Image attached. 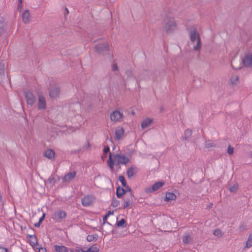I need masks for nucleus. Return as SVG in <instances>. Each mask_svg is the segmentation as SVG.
I'll return each instance as SVG.
<instances>
[{
    "instance_id": "f257e3e1",
    "label": "nucleus",
    "mask_w": 252,
    "mask_h": 252,
    "mask_svg": "<svg viewBox=\"0 0 252 252\" xmlns=\"http://www.w3.org/2000/svg\"><path fill=\"white\" fill-rule=\"evenodd\" d=\"M129 161V158L124 155L119 154L112 155L111 153H110L107 162L111 171L113 172L114 165L117 166L120 164L126 165Z\"/></svg>"
},
{
    "instance_id": "f03ea898",
    "label": "nucleus",
    "mask_w": 252,
    "mask_h": 252,
    "mask_svg": "<svg viewBox=\"0 0 252 252\" xmlns=\"http://www.w3.org/2000/svg\"><path fill=\"white\" fill-rule=\"evenodd\" d=\"M189 38L192 44L196 43L193 49L194 51H199L201 48V40L196 30L193 28L189 32Z\"/></svg>"
},
{
    "instance_id": "7ed1b4c3",
    "label": "nucleus",
    "mask_w": 252,
    "mask_h": 252,
    "mask_svg": "<svg viewBox=\"0 0 252 252\" xmlns=\"http://www.w3.org/2000/svg\"><path fill=\"white\" fill-rule=\"evenodd\" d=\"M164 29L168 33H172L177 29V25L174 18H169L165 21Z\"/></svg>"
},
{
    "instance_id": "20e7f679",
    "label": "nucleus",
    "mask_w": 252,
    "mask_h": 252,
    "mask_svg": "<svg viewBox=\"0 0 252 252\" xmlns=\"http://www.w3.org/2000/svg\"><path fill=\"white\" fill-rule=\"evenodd\" d=\"M66 217V213L63 210L55 211L52 216V219L56 222H61Z\"/></svg>"
},
{
    "instance_id": "39448f33",
    "label": "nucleus",
    "mask_w": 252,
    "mask_h": 252,
    "mask_svg": "<svg viewBox=\"0 0 252 252\" xmlns=\"http://www.w3.org/2000/svg\"><path fill=\"white\" fill-rule=\"evenodd\" d=\"M95 198L93 195H87L82 198L81 203L83 206L88 207L92 204Z\"/></svg>"
},
{
    "instance_id": "423d86ee",
    "label": "nucleus",
    "mask_w": 252,
    "mask_h": 252,
    "mask_svg": "<svg viewBox=\"0 0 252 252\" xmlns=\"http://www.w3.org/2000/svg\"><path fill=\"white\" fill-rule=\"evenodd\" d=\"M242 62L245 66H252V49L245 55L242 60Z\"/></svg>"
},
{
    "instance_id": "0eeeda50",
    "label": "nucleus",
    "mask_w": 252,
    "mask_h": 252,
    "mask_svg": "<svg viewBox=\"0 0 252 252\" xmlns=\"http://www.w3.org/2000/svg\"><path fill=\"white\" fill-rule=\"evenodd\" d=\"M24 94L27 104L32 106L35 102V98L33 94L29 91H26Z\"/></svg>"
},
{
    "instance_id": "6e6552de",
    "label": "nucleus",
    "mask_w": 252,
    "mask_h": 252,
    "mask_svg": "<svg viewBox=\"0 0 252 252\" xmlns=\"http://www.w3.org/2000/svg\"><path fill=\"white\" fill-rule=\"evenodd\" d=\"M164 185L163 182H158L153 184L151 187L146 188L145 191L147 193L156 191Z\"/></svg>"
},
{
    "instance_id": "1a4fd4ad",
    "label": "nucleus",
    "mask_w": 252,
    "mask_h": 252,
    "mask_svg": "<svg viewBox=\"0 0 252 252\" xmlns=\"http://www.w3.org/2000/svg\"><path fill=\"white\" fill-rule=\"evenodd\" d=\"M38 109L44 110L46 108V102L43 95L39 94L38 95Z\"/></svg>"
},
{
    "instance_id": "9d476101",
    "label": "nucleus",
    "mask_w": 252,
    "mask_h": 252,
    "mask_svg": "<svg viewBox=\"0 0 252 252\" xmlns=\"http://www.w3.org/2000/svg\"><path fill=\"white\" fill-rule=\"evenodd\" d=\"M123 114L118 110L112 112L110 114V119L112 121L118 122L123 117Z\"/></svg>"
},
{
    "instance_id": "9b49d317",
    "label": "nucleus",
    "mask_w": 252,
    "mask_h": 252,
    "mask_svg": "<svg viewBox=\"0 0 252 252\" xmlns=\"http://www.w3.org/2000/svg\"><path fill=\"white\" fill-rule=\"evenodd\" d=\"M109 49L108 44L106 42L101 44L97 45L95 46V50L99 54L102 53L104 51H108Z\"/></svg>"
},
{
    "instance_id": "f8f14e48",
    "label": "nucleus",
    "mask_w": 252,
    "mask_h": 252,
    "mask_svg": "<svg viewBox=\"0 0 252 252\" xmlns=\"http://www.w3.org/2000/svg\"><path fill=\"white\" fill-rule=\"evenodd\" d=\"M76 172L74 171L70 172L65 174L63 178V181L65 183H69L76 176Z\"/></svg>"
},
{
    "instance_id": "ddd939ff",
    "label": "nucleus",
    "mask_w": 252,
    "mask_h": 252,
    "mask_svg": "<svg viewBox=\"0 0 252 252\" xmlns=\"http://www.w3.org/2000/svg\"><path fill=\"white\" fill-rule=\"evenodd\" d=\"M125 130L123 127H118L115 130V139L119 140L124 134Z\"/></svg>"
},
{
    "instance_id": "4468645a",
    "label": "nucleus",
    "mask_w": 252,
    "mask_h": 252,
    "mask_svg": "<svg viewBox=\"0 0 252 252\" xmlns=\"http://www.w3.org/2000/svg\"><path fill=\"white\" fill-rule=\"evenodd\" d=\"M60 93V89L56 87L49 91V95L51 98H56L59 95Z\"/></svg>"
},
{
    "instance_id": "2eb2a0df",
    "label": "nucleus",
    "mask_w": 252,
    "mask_h": 252,
    "mask_svg": "<svg viewBox=\"0 0 252 252\" xmlns=\"http://www.w3.org/2000/svg\"><path fill=\"white\" fill-rule=\"evenodd\" d=\"M56 252H68V248L63 245H55L54 246Z\"/></svg>"
},
{
    "instance_id": "dca6fc26",
    "label": "nucleus",
    "mask_w": 252,
    "mask_h": 252,
    "mask_svg": "<svg viewBox=\"0 0 252 252\" xmlns=\"http://www.w3.org/2000/svg\"><path fill=\"white\" fill-rule=\"evenodd\" d=\"M176 199V195L172 192H167L165 194L164 201L169 202L172 200H175Z\"/></svg>"
},
{
    "instance_id": "f3484780",
    "label": "nucleus",
    "mask_w": 252,
    "mask_h": 252,
    "mask_svg": "<svg viewBox=\"0 0 252 252\" xmlns=\"http://www.w3.org/2000/svg\"><path fill=\"white\" fill-rule=\"evenodd\" d=\"M23 21L24 23L27 24L30 22V14L28 10H25L22 14Z\"/></svg>"
},
{
    "instance_id": "a211bd4d",
    "label": "nucleus",
    "mask_w": 252,
    "mask_h": 252,
    "mask_svg": "<svg viewBox=\"0 0 252 252\" xmlns=\"http://www.w3.org/2000/svg\"><path fill=\"white\" fill-rule=\"evenodd\" d=\"M44 156L48 159H52L55 157V152L53 150L49 149L45 151Z\"/></svg>"
},
{
    "instance_id": "6ab92c4d",
    "label": "nucleus",
    "mask_w": 252,
    "mask_h": 252,
    "mask_svg": "<svg viewBox=\"0 0 252 252\" xmlns=\"http://www.w3.org/2000/svg\"><path fill=\"white\" fill-rule=\"evenodd\" d=\"M153 122V120L151 119L147 118L144 120L141 123V127L142 129H144L152 123Z\"/></svg>"
},
{
    "instance_id": "aec40b11",
    "label": "nucleus",
    "mask_w": 252,
    "mask_h": 252,
    "mask_svg": "<svg viewBox=\"0 0 252 252\" xmlns=\"http://www.w3.org/2000/svg\"><path fill=\"white\" fill-rule=\"evenodd\" d=\"M182 240L184 244H188L191 243L192 238L189 234H186L183 236Z\"/></svg>"
},
{
    "instance_id": "412c9836",
    "label": "nucleus",
    "mask_w": 252,
    "mask_h": 252,
    "mask_svg": "<svg viewBox=\"0 0 252 252\" xmlns=\"http://www.w3.org/2000/svg\"><path fill=\"white\" fill-rule=\"evenodd\" d=\"M133 196L132 193H130V197L125 199L124 203V208L125 209L129 206L132 202Z\"/></svg>"
},
{
    "instance_id": "4be33fe9",
    "label": "nucleus",
    "mask_w": 252,
    "mask_h": 252,
    "mask_svg": "<svg viewBox=\"0 0 252 252\" xmlns=\"http://www.w3.org/2000/svg\"><path fill=\"white\" fill-rule=\"evenodd\" d=\"M126 193V190L123 188L118 187L116 189V194L118 198L121 197Z\"/></svg>"
},
{
    "instance_id": "5701e85b",
    "label": "nucleus",
    "mask_w": 252,
    "mask_h": 252,
    "mask_svg": "<svg viewBox=\"0 0 252 252\" xmlns=\"http://www.w3.org/2000/svg\"><path fill=\"white\" fill-rule=\"evenodd\" d=\"M135 168L131 167L127 169V175L129 178H131L135 174Z\"/></svg>"
},
{
    "instance_id": "b1692460",
    "label": "nucleus",
    "mask_w": 252,
    "mask_h": 252,
    "mask_svg": "<svg viewBox=\"0 0 252 252\" xmlns=\"http://www.w3.org/2000/svg\"><path fill=\"white\" fill-rule=\"evenodd\" d=\"M252 247V233L249 234L246 244L245 248L248 249Z\"/></svg>"
},
{
    "instance_id": "393cba45",
    "label": "nucleus",
    "mask_w": 252,
    "mask_h": 252,
    "mask_svg": "<svg viewBox=\"0 0 252 252\" xmlns=\"http://www.w3.org/2000/svg\"><path fill=\"white\" fill-rule=\"evenodd\" d=\"M5 23L2 19H0V36L4 33L5 31Z\"/></svg>"
},
{
    "instance_id": "a878e982",
    "label": "nucleus",
    "mask_w": 252,
    "mask_h": 252,
    "mask_svg": "<svg viewBox=\"0 0 252 252\" xmlns=\"http://www.w3.org/2000/svg\"><path fill=\"white\" fill-rule=\"evenodd\" d=\"M192 131L190 129H187L184 133L183 139L184 140H188L191 135Z\"/></svg>"
},
{
    "instance_id": "bb28decb",
    "label": "nucleus",
    "mask_w": 252,
    "mask_h": 252,
    "mask_svg": "<svg viewBox=\"0 0 252 252\" xmlns=\"http://www.w3.org/2000/svg\"><path fill=\"white\" fill-rule=\"evenodd\" d=\"M28 238H31V243L33 245L37 244V240L36 236L34 235H28Z\"/></svg>"
},
{
    "instance_id": "cd10ccee",
    "label": "nucleus",
    "mask_w": 252,
    "mask_h": 252,
    "mask_svg": "<svg viewBox=\"0 0 252 252\" xmlns=\"http://www.w3.org/2000/svg\"><path fill=\"white\" fill-rule=\"evenodd\" d=\"M116 225L118 227H126V222L124 219H122L120 221L117 222Z\"/></svg>"
},
{
    "instance_id": "c85d7f7f",
    "label": "nucleus",
    "mask_w": 252,
    "mask_h": 252,
    "mask_svg": "<svg viewBox=\"0 0 252 252\" xmlns=\"http://www.w3.org/2000/svg\"><path fill=\"white\" fill-rule=\"evenodd\" d=\"M239 80V77L237 75H233L230 78V82L232 84H236Z\"/></svg>"
},
{
    "instance_id": "c756f323",
    "label": "nucleus",
    "mask_w": 252,
    "mask_h": 252,
    "mask_svg": "<svg viewBox=\"0 0 252 252\" xmlns=\"http://www.w3.org/2000/svg\"><path fill=\"white\" fill-rule=\"evenodd\" d=\"M5 64L3 63H0V75L3 76L4 75Z\"/></svg>"
},
{
    "instance_id": "7c9ffc66",
    "label": "nucleus",
    "mask_w": 252,
    "mask_h": 252,
    "mask_svg": "<svg viewBox=\"0 0 252 252\" xmlns=\"http://www.w3.org/2000/svg\"><path fill=\"white\" fill-rule=\"evenodd\" d=\"M57 181L55 176H51L48 179V182L50 184L54 185Z\"/></svg>"
},
{
    "instance_id": "2f4dec72",
    "label": "nucleus",
    "mask_w": 252,
    "mask_h": 252,
    "mask_svg": "<svg viewBox=\"0 0 252 252\" xmlns=\"http://www.w3.org/2000/svg\"><path fill=\"white\" fill-rule=\"evenodd\" d=\"M238 189V184H235L233 185L232 186H231L229 188V190L231 192H235Z\"/></svg>"
},
{
    "instance_id": "473e14b6",
    "label": "nucleus",
    "mask_w": 252,
    "mask_h": 252,
    "mask_svg": "<svg viewBox=\"0 0 252 252\" xmlns=\"http://www.w3.org/2000/svg\"><path fill=\"white\" fill-rule=\"evenodd\" d=\"M213 234L218 237H221L222 236V231L220 229H217L214 230Z\"/></svg>"
},
{
    "instance_id": "72a5a7b5",
    "label": "nucleus",
    "mask_w": 252,
    "mask_h": 252,
    "mask_svg": "<svg viewBox=\"0 0 252 252\" xmlns=\"http://www.w3.org/2000/svg\"><path fill=\"white\" fill-rule=\"evenodd\" d=\"M119 179V181L121 182L122 185L124 187H126V182L125 179L123 176H122V175L120 176Z\"/></svg>"
},
{
    "instance_id": "f704fd0d",
    "label": "nucleus",
    "mask_w": 252,
    "mask_h": 252,
    "mask_svg": "<svg viewBox=\"0 0 252 252\" xmlns=\"http://www.w3.org/2000/svg\"><path fill=\"white\" fill-rule=\"evenodd\" d=\"M215 146V144L214 143L211 142L210 141H207L205 142V147L206 148H209L210 147Z\"/></svg>"
},
{
    "instance_id": "c9c22d12",
    "label": "nucleus",
    "mask_w": 252,
    "mask_h": 252,
    "mask_svg": "<svg viewBox=\"0 0 252 252\" xmlns=\"http://www.w3.org/2000/svg\"><path fill=\"white\" fill-rule=\"evenodd\" d=\"M247 228V225L244 223H242L240 224L239 227V229L240 231H243L246 230Z\"/></svg>"
},
{
    "instance_id": "e433bc0d",
    "label": "nucleus",
    "mask_w": 252,
    "mask_h": 252,
    "mask_svg": "<svg viewBox=\"0 0 252 252\" xmlns=\"http://www.w3.org/2000/svg\"><path fill=\"white\" fill-rule=\"evenodd\" d=\"M120 204L119 201L116 199H113L112 201L111 205L114 207H117Z\"/></svg>"
},
{
    "instance_id": "4c0bfd02",
    "label": "nucleus",
    "mask_w": 252,
    "mask_h": 252,
    "mask_svg": "<svg viewBox=\"0 0 252 252\" xmlns=\"http://www.w3.org/2000/svg\"><path fill=\"white\" fill-rule=\"evenodd\" d=\"M95 238V236L94 235H89L87 237V241L91 242L94 240Z\"/></svg>"
},
{
    "instance_id": "58836bf2",
    "label": "nucleus",
    "mask_w": 252,
    "mask_h": 252,
    "mask_svg": "<svg viewBox=\"0 0 252 252\" xmlns=\"http://www.w3.org/2000/svg\"><path fill=\"white\" fill-rule=\"evenodd\" d=\"M90 252H98L99 249L95 246H93L89 248Z\"/></svg>"
},
{
    "instance_id": "ea45409f",
    "label": "nucleus",
    "mask_w": 252,
    "mask_h": 252,
    "mask_svg": "<svg viewBox=\"0 0 252 252\" xmlns=\"http://www.w3.org/2000/svg\"><path fill=\"white\" fill-rule=\"evenodd\" d=\"M234 151V148L233 147H231L230 145H229L227 152L229 155H232Z\"/></svg>"
},
{
    "instance_id": "a19ab883",
    "label": "nucleus",
    "mask_w": 252,
    "mask_h": 252,
    "mask_svg": "<svg viewBox=\"0 0 252 252\" xmlns=\"http://www.w3.org/2000/svg\"><path fill=\"white\" fill-rule=\"evenodd\" d=\"M22 7V0H19V3L17 6V9L21 11Z\"/></svg>"
},
{
    "instance_id": "79ce46f5",
    "label": "nucleus",
    "mask_w": 252,
    "mask_h": 252,
    "mask_svg": "<svg viewBox=\"0 0 252 252\" xmlns=\"http://www.w3.org/2000/svg\"><path fill=\"white\" fill-rule=\"evenodd\" d=\"M75 130H76V128H75L74 127L70 126L69 128H68L67 133H71V132L75 131Z\"/></svg>"
},
{
    "instance_id": "37998d69",
    "label": "nucleus",
    "mask_w": 252,
    "mask_h": 252,
    "mask_svg": "<svg viewBox=\"0 0 252 252\" xmlns=\"http://www.w3.org/2000/svg\"><path fill=\"white\" fill-rule=\"evenodd\" d=\"M107 216L105 215L104 217H103V224H105V223H107L109 225H110V223L108 222L107 221Z\"/></svg>"
},
{
    "instance_id": "c03bdc74",
    "label": "nucleus",
    "mask_w": 252,
    "mask_h": 252,
    "mask_svg": "<svg viewBox=\"0 0 252 252\" xmlns=\"http://www.w3.org/2000/svg\"><path fill=\"white\" fill-rule=\"evenodd\" d=\"M7 249L0 246V252H7Z\"/></svg>"
},
{
    "instance_id": "a18cd8bd",
    "label": "nucleus",
    "mask_w": 252,
    "mask_h": 252,
    "mask_svg": "<svg viewBox=\"0 0 252 252\" xmlns=\"http://www.w3.org/2000/svg\"><path fill=\"white\" fill-rule=\"evenodd\" d=\"M110 151V148L108 146H106L104 147L103 149V152L104 153H107Z\"/></svg>"
},
{
    "instance_id": "49530a36",
    "label": "nucleus",
    "mask_w": 252,
    "mask_h": 252,
    "mask_svg": "<svg viewBox=\"0 0 252 252\" xmlns=\"http://www.w3.org/2000/svg\"><path fill=\"white\" fill-rule=\"evenodd\" d=\"M38 252H47V250L45 248H40L38 250Z\"/></svg>"
},
{
    "instance_id": "de8ad7c7",
    "label": "nucleus",
    "mask_w": 252,
    "mask_h": 252,
    "mask_svg": "<svg viewBox=\"0 0 252 252\" xmlns=\"http://www.w3.org/2000/svg\"><path fill=\"white\" fill-rule=\"evenodd\" d=\"M44 218H45V214H43L42 215V216L40 218L39 220V221L38 222L39 223H41V222L44 219Z\"/></svg>"
},
{
    "instance_id": "09e8293b",
    "label": "nucleus",
    "mask_w": 252,
    "mask_h": 252,
    "mask_svg": "<svg viewBox=\"0 0 252 252\" xmlns=\"http://www.w3.org/2000/svg\"><path fill=\"white\" fill-rule=\"evenodd\" d=\"M118 67L117 66V65L116 64H114L112 65V69L113 70L115 71V70H118Z\"/></svg>"
},
{
    "instance_id": "8fccbe9b",
    "label": "nucleus",
    "mask_w": 252,
    "mask_h": 252,
    "mask_svg": "<svg viewBox=\"0 0 252 252\" xmlns=\"http://www.w3.org/2000/svg\"><path fill=\"white\" fill-rule=\"evenodd\" d=\"M125 187L126 188V189H125L126 190V192L127 191H129L131 193V189L128 186H127L126 185V187Z\"/></svg>"
},
{
    "instance_id": "3c124183",
    "label": "nucleus",
    "mask_w": 252,
    "mask_h": 252,
    "mask_svg": "<svg viewBox=\"0 0 252 252\" xmlns=\"http://www.w3.org/2000/svg\"><path fill=\"white\" fill-rule=\"evenodd\" d=\"M81 252H90V250L89 248H88L87 249H83L82 250H81Z\"/></svg>"
},
{
    "instance_id": "603ef678",
    "label": "nucleus",
    "mask_w": 252,
    "mask_h": 252,
    "mask_svg": "<svg viewBox=\"0 0 252 252\" xmlns=\"http://www.w3.org/2000/svg\"><path fill=\"white\" fill-rule=\"evenodd\" d=\"M112 214H113V212L109 211L105 215L108 217L110 215H112Z\"/></svg>"
},
{
    "instance_id": "864d4df0",
    "label": "nucleus",
    "mask_w": 252,
    "mask_h": 252,
    "mask_svg": "<svg viewBox=\"0 0 252 252\" xmlns=\"http://www.w3.org/2000/svg\"><path fill=\"white\" fill-rule=\"evenodd\" d=\"M83 249H80V248L79 247H77L75 249V252H81V250H82Z\"/></svg>"
},
{
    "instance_id": "5fc2aeb1",
    "label": "nucleus",
    "mask_w": 252,
    "mask_h": 252,
    "mask_svg": "<svg viewBox=\"0 0 252 252\" xmlns=\"http://www.w3.org/2000/svg\"><path fill=\"white\" fill-rule=\"evenodd\" d=\"M41 223H39V222L35 223L34 224V226L36 227H39Z\"/></svg>"
},
{
    "instance_id": "6e6d98bb",
    "label": "nucleus",
    "mask_w": 252,
    "mask_h": 252,
    "mask_svg": "<svg viewBox=\"0 0 252 252\" xmlns=\"http://www.w3.org/2000/svg\"><path fill=\"white\" fill-rule=\"evenodd\" d=\"M127 74H128V75H130L131 73V72L130 71H128L126 72Z\"/></svg>"
},
{
    "instance_id": "4d7b16f0",
    "label": "nucleus",
    "mask_w": 252,
    "mask_h": 252,
    "mask_svg": "<svg viewBox=\"0 0 252 252\" xmlns=\"http://www.w3.org/2000/svg\"><path fill=\"white\" fill-rule=\"evenodd\" d=\"M2 200V195L1 193L0 192V201H1Z\"/></svg>"
},
{
    "instance_id": "13d9d810",
    "label": "nucleus",
    "mask_w": 252,
    "mask_h": 252,
    "mask_svg": "<svg viewBox=\"0 0 252 252\" xmlns=\"http://www.w3.org/2000/svg\"><path fill=\"white\" fill-rule=\"evenodd\" d=\"M90 146V144L89 143H88V147H89Z\"/></svg>"
},
{
    "instance_id": "bf43d9fd",
    "label": "nucleus",
    "mask_w": 252,
    "mask_h": 252,
    "mask_svg": "<svg viewBox=\"0 0 252 252\" xmlns=\"http://www.w3.org/2000/svg\"><path fill=\"white\" fill-rule=\"evenodd\" d=\"M71 252H73V251L72 250H70Z\"/></svg>"
}]
</instances>
